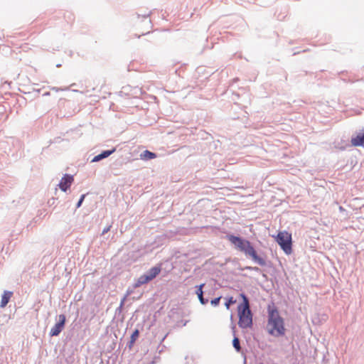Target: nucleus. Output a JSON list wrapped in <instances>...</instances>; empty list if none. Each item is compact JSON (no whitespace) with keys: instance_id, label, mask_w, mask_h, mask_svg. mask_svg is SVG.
Wrapping results in <instances>:
<instances>
[{"instance_id":"obj_1","label":"nucleus","mask_w":364,"mask_h":364,"mask_svg":"<svg viewBox=\"0 0 364 364\" xmlns=\"http://www.w3.org/2000/svg\"><path fill=\"white\" fill-rule=\"evenodd\" d=\"M226 237L234 246L235 249L242 252L247 257H250L255 263L262 267L267 265L265 259L257 255L255 249L249 240L233 235H227Z\"/></svg>"},{"instance_id":"obj_2","label":"nucleus","mask_w":364,"mask_h":364,"mask_svg":"<svg viewBox=\"0 0 364 364\" xmlns=\"http://www.w3.org/2000/svg\"><path fill=\"white\" fill-rule=\"evenodd\" d=\"M268 321L267 327L268 333L274 336H282L285 334V328L284 319L280 316L277 308H272L270 306L267 308Z\"/></svg>"},{"instance_id":"obj_3","label":"nucleus","mask_w":364,"mask_h":364,"mask_svg":"<svg viewBox=\"0 0 364 364\" xmlns=\"http://www.w3.org/2000/svg\"><path fill=\"white\" fill-rule=\"evenodd\" d=\"M240 296L242 299V302L237 306L238 326L241 328H250L252 326L253 314L250 309V301L244 293H241Z\"/></svg>"},{"instance_id":"obj_4","label":"nucleus","mask_w":364,"mask_h":364,"mask_svg":"<svg viewBox=\"0 0 364 364\" xmlns=\"http://www.w3.org/2000/svg\"><path fill=\"white\" fill-rule=\"evenodd\" d=\"M276 241L286 254L289 255L291 253L292 244L291 234H289L286 231L280 232L277 234V236L276 237Z\"/></svg>"},{"instance_id":"obj_5","label":"nucleus","mask_w":364,"mask_h":364,"mask_svg":"<svg viewBox=\"0 0 364 364\" xmlns=\"http://www.w3.org/2000/svg\"><path fill=\"white\" fill-rule=\"evenodd\" d=\"M66 321V318L64 314H60L58 316V321L55 324V326L50 329V336H57L64 328L65 324Z\"/></svg>"},{"instance_id":"obj_6","label":"nucleus","mask_w":364,"mask_h":364,"mask_svg":"<svg viewBox=\"0 0 364 364\" xmlns=\"http://www.w3.org/2000/svg\"><path fill=\"white\" fill-rule=\"evenodd\" d=\"M73 180V176L72 175L65 174L60 181V183L58 184L61 191L66 192L67 190L70 187Z\"/></svg>"},{"instance_id":"obj_7","label":"nucleus","mask_w":364,"mask_h":364,"mask_svg":"<svg viewBox=\"0 0 364 364\" xmlns=\"http://www.w3.org/2000/svg\"><path fill=\"white\" fill-rule=\"evenodd\" d=\"M116 151L115 148L111 150L103 151L101 154L95 156L91 161V162H98L104 159L107 158Z\"/></svg>"},{"instance_id":"obj_8","label":"nucleus","mask_w":364,"mask_h":364,"mask_svg":"<svg viewBox=\"0 0 364 364\" xmlns=\"http://www.w3.org/2000/svg\"><path fill=\"white\" fill-rule=\"evenodd\" d=\"M351 143L355 146H360L364 145V132L358 134V135L352 138Z\"/></svg>"},{"instance_id":"obj_9","label":"nucleus","mask_w":364,"mask_h":364,"mask_svg":"<svg viewBox=\"0 0 364 364\" xmlns=\"http://www.w3.org/2000/svg\"><path fill=\"white\" fill-rule=\"evenodd\" d=\"M13 293L12 291H5L1 296L0 307L4 308L5 307L7 304L9 303Z\"/></svg>"},{"instance_id":"obj_10","label":"nucleus","mask_w":364,"mask_h":364,"mask_svg":"<svg viewBox=\"0 0 364 364\" xmlns=\"http://www.w3.org/2000/svg\"><path fill=\"white\" fill-rule=\"evenodd\" d=\"M232 328L233 336H234V338H233V340H232V346H233L235 350L237 353H240L241 350H242V348H241V346H240V339L238 338L237 336H236V334H235V326H233Z\"/></svg>"},{"instance_id":"obj_11","label":"nucleus","mask_w":364,"mask_h":364,"mask_svg":"<svg viewBox=\"0 0 364 364\" xmlns=\"http://www.w3.org/2000/svg\"><path fill=\"white\" fill-rule=\"evenodd\" d=\"M156 157V154L154 152H151L149 150H145L140 154V159L142 160H150L155 159Z\"/></svg>"},{"instance_id":"obj_12","label":"nucleus","mask_w":364,"mask_h":364,"mask_svg":"<svg viewBox=\"0 0 364 364\" xmlns=\"http://www.w3.org/2000/svg\"><path fill=\"white\" fill-rule=\"evenodd\" d=\"M160 272H161L160 267H153L149 271H147L146 273L148 274V276L152 280L160 273Z\"/></svg>"},{"instance_id":"obj_13","label":"nucleus","mask_w":364,"mask_h":364,"mask_svg":"<svg viewBox=\"0 0 364 364\" xmlns=\"http://www.w3.org/2000/svg\"><path fill=\"white\" fill-rule=\"evenodd\" d=\"M151 281L150 277L148 276L146 273L141 275L139 279L136 284V287H139L140 285L148 283L149 282Z\"/></svg>"},{"instance_id":"obj_14","label":"nucleus","mask_w":364,"mask_h":364,"mask_svg":"<svg viewBox=\"0 0 364 364\" xmlns=\"http://www.w3.org/2000/svg\"><path fill=\"white\" fill-rule=\"evenodd\" d=\"M129 294V293L128 292L121 300L120 301V304L119 306V307L116 309V313H121L122 312V310L123 309V306L124 305V302L127 299V297L128 296V295Z\"/></svg>"},{"instance_id":"obj_15","label":"nucleus","mask_w":364,"mask_h":364,"mask_svg":"<svg viewBox=\"0 0 364 364\" xmlns=\"http://www.w3.org/2000/svg\"><path fill=\"white\" fill-rule=\"evenodd\" d=\"M236 299H235L232 296L229 297L228 299H226V301L225 303V306L227 309H229L230 306L232 304H234L236 303Z\"/></svg>"},{"instance_id":"obj_16","label":"nucleus","mask_w":364,"mask_h":364,"mask_svg":"<svg viewBox=\"0 0 364 364\" xmlns=\"http://www.w3.org/2000/svg\"><path fill=\"white\" fill-rule=\"evenodd\" d=\"M139 336V331L138 329H135L132 334L131 335L130 339H132V342H135Z\"/></svg>"},{"instance_id":"obj_17","label":"nucleus","mask_w":364,"mask_h":364,"mask_svg":"<svg viewBox=\"0 0 364 364\" xmlns=\"http://www.w3.org/2000/svg\"><path fill=\"white\" fill-rule=\"evenodd\" d=\"M221 298H222V296H218L217 298L212 299L210 301L211 305L213 306H217L220 304Z\"/></svg>"},{"instance_id":"obj_18","label":"nucleus","mask_w":364,"mask_h":364,"mask_svg":"<svg viewBox=\"0 0 364 364\" xmlns=\"http://www.w3.org/2000/svg\"><path fill=\"white\" fill-rule=\"evenodd\" d=\"M198 299H199L200 304H203V305H205V304H206L208 302V299H205L203 297V294L198 295Z\"/></svg>"},{"instance_id":"obj_19","label":"nucleus","mask_w":364,"mask_h":364,"mask_svg":"<svg viewBox=\"0 0 364 364\" xmlns=\"http://www.w3.org/2000/svg\"><path fill=\"white\" fill-rule=\"evenodd\" d=\"M205 286V284H200L199 286L197 287V290L196 291V294L197 295H201V294H203V287Z\"/></svg>"},{"instance_id":"obj_20","label":"nucleus","mask_w":364,"mask_h":364,"mask_svg":"<svg viewBox=\"0 0 364 364\" xmlns=\"http://www.w3.org/2000/svg\"><path fill=\"white\" fill-rule=\"evenodd\" d=\"M85 198V194H82V195L80 196V199H79L78 202H77V204H76V208H80V207L81 206V205H82V202H83V200H84Z\"/></svg>"},{"instance_id":"obj_21","label":"nucleus","mask_w":364,"mask_h":364,"mask_svg":"<svg viewBox=\"0 0 364 364\" xmlns=\"http://www.w3.org/2000/svg\"><path fill=\"white\" fill-rule=\"evenodd\" d=\"M111 228H112V225H108V226H107L106 228H105L103 229L102 232V235H105L106 233H107V232L110 230Z\"/></svg>"},{"instance_id":"obj_22","label":"nucleus","mask_w":364,"mask_h":364,"mask_svg":"<svg viewBox=\"0 0 364 364\" xmlns=\"http://www.w3.org/2000/svg\"><path fill=\"white\" fill-rule=\"evenodd\" d=\"M252 271H255V272H260L261 270H260V269H259V267H253L252 268Z\"/></svg>"},{"instance_id":"obj_23","label":"nucleus","mask_w":364,"mask_h":364,"mask_svg":"<svg viewBox=\"0 0 364 364\" xmlns=\"http://www.w3.org/2000/svg\"><path fill=\"white\" fill-rule=\"evenodd\" d=\"M134 343V342H132V339H130L129 344H128L129 348H131Z\"/></svg>"},{"instance_id":"obj_24","label":"nucleus","mask_w":364,"mask_h":364,"mask_svg":"<svg viewBox=\"0 0 364 364\" xmlns=\"http://www.w3.org/2000/svg\"><path fill=\"white\" fill-rule=\"evenodd\" d=\"M252 267H246L245 268V269H248V270H251V271H252Z\"/></svg>"},{"instance_id":"obj_25","label":"nucleus","mask_w":364,"mask_h":364,"mask_svg":"<svg viewBox=\"0 0 364 364\" xmlns=\"http://www.w3.org/2000/svg\"><path fill=\"white\" fill-rule=\"evenodd\" d=\"M149 16V14H144V15H143V16H144V18H147Z\"/></svg>"},{"instance_id":"obj_26","label":"nucleus","mask_w":364,"mask_h":364,"mask_svg":"<svg viewBox=\"0 0 364 364\" xmlns=\"http://www.w3.org/2000/svg\"><path fill=\"white\" fill-rule=\"evenodd\" d=\"M244 364H246V358H245Z\"/></svg>"}]
</instances>
